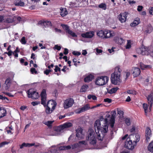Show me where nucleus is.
I'll return each mask as SVG.
<instances>
[{"label":"nucleus","mask_w":153,"mask_h":153,"mask_svg":"<svg viewBox=\"0 0 153 153\" xmlns=\"http://www.w3.org/2000/svg\"><path fill=\"white\" fill-rule=\"evenodd\" d=\"M56 105L54 101L53 100L48 101L46 105V112L47 114L51 113L55 109Z\"/></svg>","instance_id":"nucleus-7"},{"label":"nucleus","mask_w":153,"mask_h":153,"mask_svg":"<svg viewBox=\"0 0 153 153\" xmlns=\"http://www.w3.org/2000/svg\"><path fill=\"white\" fill-rule=\"evenodd\" d=\"M126 124L128 126L131 124L130 120L129 118H126L125 120Z\"/></svg>","instance_id":"nucleus-44"},{"label":"nucleus","mask_w":153,"mask_h":153,"mask_svg":"<svg viewBox=\"0 0 153 153\" xmlns=\"http://www.w3.org/2000/svg\"><path fill=\"white\" fill-rule=\"evenodd\" d=\"M98 7L99 8H101L104 10H106V5L105 4L101 3L99 5Z\"/></svg>","instance_id":"nucleus-38"},{"label":"nucleus","mask_w":153,"mask_h":153,"mask_svg":"<svg viewBox=\"0 0 153 153\" xmlns=\"http://www.w3.org/2000/svg\"><path fill=\"white\" fill-rule=\"evenodd\" d=\"M140 67L142 70H144L145 68H150L151 67L150 65H145L143 63L141 62L140 63Z\"/></svg>","instance_id":"nucleus-28"},{"label":"nucleus","mask_w":153,"mask_h":153,"mask_svg":"<svg viewBox=\"0 0 153 153\" xmlns=\"http://www.w3.org/2000/svg\"><path fill=\"white\" fill-rule=\"evenodd\" d=\"M148 149L150 152H153V142L150 143L148 146Z\"/></svg>","instance_id":"nucleus-33"},{"label":"nucleus","mask_w":153,"mask_h":153,"mask_svg":"<svg viewBox=\"0 0 153 153\" xmlns=\"http://www.w3.org/2000/svg\"><path fill=\"white\" fill-rule=\"evenodd\" d=\"M106 133V132H100L99 133H97V135L98 140L100 141H102L103 137H104L105 134Z\"/></svg>","instance_id":"nucleus-21"},{"label":"nucleus","mask_w":153,"mask_h":153,"mask_svg":"<svg viewBox=\"0 0 153 153\" xmlns=\"http://www.w3.org/2000/svg\"><path fill=\"white\" fill-rule=\"evenodd\" d=\"M140 20L139 18H137L134 20L133 23H131V26L134 27L139 24L140 23Z\"/></svg>","instance_id":"nucleus-29"},{"label":"nucleus","mask_w":153,"mask_h":153,"mask_svg":"<svg viewBox=\"0 0 153 153\" xmlns=\"http://www.w3.org/2000/svg\"><path fill=\"white\" fill-rule=\"evenodd\" d=\"M88 99H91L92 98L94 100H96L97 99V97L94 95L89 94L88 96Z\"/></svg>","instance_id":"nucleus-40"},{"label":"nucleus","mask_w":153,"mask_h":153,"mask_svg":"<svg viewBox=\"0 0 153 153\" xmlns=\"http://www.w3.org/2000/svg\"><path fill=\"white\" fill-rule=\"evenodd\" d=\"M72 126V124L71 123H66L64 124L63 125H61L60 130H63L65 128H68L71 127Z\"/></svg>","instance_id":"nucleus-17"},{"label":"nucleus","mask_w":153,"mask_h":153,"mask_svg":"<svg viewBox=\"0 0 153 153\" xmlns=\"http://www.w3.org/2000/svg\"><path fill=\"white\" fill-rule=\"evenodd\" d=\"M0 99H1L2 100H4L6 99L7 101H9V100L8 98L5 97H3L2 95L0 94Z\"/></svg>","instance_id":"nucleus-59"},{"label":"nucleus","mask_w":153,"mask_h":153,"mask_svg":"<svg viewBox=\"0 0 153 153\" xmlns=\"http://www.w3.org/2000/svg\"><path fill=\"white\" fill-rule=\"evenodd\" d=\"M72 53L73 55H77L79 56L81 55V53L79 52H76L75 51H74L72 52Z\"/></svg>","instance_id":"nucleus-60"},{"label":"nucleus","mask_w":153,"mask_h":153,"mask_svg":"<svg viewBox=\"0 0 153 153\" xmlns=\"http://www.w3.org/2000/svg\"><path fill=\"white\" fill-rule=\"evenodd\" d=\"M86 138L90 144L94 146L96 145L97 143V138L94 130L93 129L89 128L88 129Z\"/></svg>","instance_id":"nucleus-4"},{"label":"nucleus","mask_w":153,"mask_h":153,"mask_svg":"<svg viewBox=\"0 0 153 153\" xmlns=\"http://www.w3.org/2000/svg\"><path fill=\"white\" fill-rule=\"evenodd\" d=\"M54 49H57L58 51H59L61 49V47L60 46H59L57 45H56L53 47Z\"/></svg>","instance_id":"nucleus-57"},{"label":"nucleus","mask_w":153,"mask_h":153,"mask_svg":"<svg viewBox=\"0 0 153 153\" xmlns=\"http://www.w3.org/2000/svg\"><path fill=\"white\" fill-rule=\"evenodd\" d=\"M56 146H52L51 147V148L50 149L51 151L50 152H51V153H56L57 149H55L54 148H53L54 147H55Z\"/></svg>","instance_id":"nucleus-45"},{"label":"nucleus","mask_w":153,"mask_h":153,"mask_svg":"<svg viewBox=\"0 0 153 153\" xmlns=\"http://www.w3.org/2000/svg\"><path fill=\"white\" fill-rule=\"evenodd\" d=\"M127 92L128 94H131L133 95H135L136 94V92L134 90H128L127 91Z\"/></svg>","instance_id":"nucleus-42"},{"label":"nucleus","mask_w":153,"mask_h":153,"mask_svg":"<svg viewBox=\"0 0 153 153\" xmlns=\"http://www.w3.org/2000/svg\"><path fill=\"white\" fill-rule=\"evenodd\" d=\"M76 137L78 139H81L82 137V133H76Z\"/></svg>","instance_id":"nucleus-52"},{"label":"nucleus","mask_w":153,"mask_h":153,"mask_svg":"<svg viewBox=\"0 0 153 153\" xmlns=\"http://www.w3.org/2000/svg\"><path fill=\"white\" fill-rule=\"evenodd\" d=\"M104 125L99 120L95 121L94 124L95 131L97 134L99 132H107L108 131V120L105 119L103 121Z\"/></svg>","instance_id":"nucleus-2"},{"label":"nucleus","mask_w":153,"mask_h":153,"mask_svg":"<svg viewBox=\"0 0 153 153\" xmlns=\"http://www.w3.org/2000/svg\"><path fill=\"white\" fill-rule=\"evenodd\" d=\"M129 40L127 41V43L126 46V49H129L131 47L130 43L129 42Z\"/></svg>","instance_id":"nucleus-56"},{"label":"nucleus","mask_w":153,"mask_h":153,"mask_svg":"<svg viewBox=\"0 0 153 153\" xmlns=\"http://www.w3.org/2000/svg\"><path fill=\"white\" fill-rule=\"evenodd\" d=\"M104 101L109 103L111 102L112 100L110 99L107 98L104 99Z\"/></svg>","instance_id":"nucleus-61"},{"label":"nucleus","mask_w":153,"mask_h":153,"mask_svg":"<svg viewBox=\"0 0 153 153\" xmlns=\"http://www.w3.org/2000/svg\"><path fill=\"white\" fill-rule=\"evenodd\" d=\"M129 14V13L126 12L120 13L119 15H118L117 18L119 20L121 23L125 22L126 20L127 17L128 15Z\"/></svg>","instance_id":"nucleus-10"},{"label":"nucleus","mask_w":153,"mask_h":153,"mask_svg":"<svg viewBox=\"0 0 153 153\" xmlns=\"http://www.w3.org/2000/svg\"><path fill=\"white\" fill-rule=\"evenodd\" d=\"M143 108L144 109L145 113L146 114L147 113V110L148 108V105L146 103H143Z\"/></svg>","instance_id":"nucleus-43"},{"label":"nucleus","mask_w":153,"mask_h":153,"mask_svg":"<svg viewBox=\"0 0 153 153\" xmlns=\"http://www.w3.org/2000/svg\"><path fill=\"white\" fill-rule=\"evenodd\" d=\"M141 48H138L136 49V52L137 53L140 54H141L142 55V51H141Z\"/></svg>","instance_id":"nucleus-55"},{"label":"nucleus","mask_w":153,"mask_h":153,"mask_svg":"<svg viewBox=\"0 0 153 153\" xmlns=\"http://www.w3.org/2000/svg\"><path fill=\"white\" fill-rule=\"evenodd\" d=\"M118 89V88L117 87L113 88L109 91H108V93L110 94L115 93Z\"/></svg>","instance_id":"nucleus-32"},{"label":"nucleus","mask_w":153,"mask_h":153,"mask_svg":"<svg viewBox=\"0 0 153 153\" xmlns=\"http://www.w3.org/2000/svg\"><path fill=\"white\" fill-rule=\"evenodd\" d=\"M153 30V28L152 26H149L147 27V29L146 30L145 32L146 33H151Z\"/></svg>","instance_id":"nucleus-37"},{"label":"nucleus","mask_w":153,"mask_h":153,"mask_svg":"<svg viewBox=\"0 0 153 153\" xmlns=\"http://www.w3.org/2000/svg\"><path fill=\"white\" fill-rule=\"evenodd\" d=\"M60 10H61L60 15L63 17L65 16L68 13V12L66 8H61Z\"/></svg>","instance_id":"nucleus-24"},{"label":"nucleus","mask_w":153,"mask_h":153,"mask_svg":"<svg viewBox=\"0 0 153 153\" xmlns=\"http://www.w3.org/2000/svg\"><path fill=\"white\" fill-rule=\"evenodd\" d=\"M40 96L41 97V104L44 107H45L46 106V94L45 89H43L42 90Z\"/></svg>","instance_id":"nucleus-12"},{"label":"nucleus","mask_w":153,"mask_h":153,"mask_svg":"<svg viewBox=\"0 0 153 153\" xmlns=\"http://www.w3.org/2000/svg\"><path fill=\"white\" fill-rule=\"evenodd\" d=\"M121 71L119 67H116L115 71L111 74V82L114 85H119L121 82L120 79V71Z\"/></svg>","instance_id":"nucleus-3"},{"label":"nucleus","mask_w":153,"mask_h":153,"mask_svg":"<svg viewBox=\"0 0 153 153\" xmlns=\"http://www.w3.org/2000/svg\"><path fill=\"white\" fill-rule=\"evenodd\" d=\"M55 68L54 69V70L55 71V72H56L58 71H59V72L60 71H61V69L60 68H59L58 65H55Z\"/></svg>","instance_id":"nucleus-54"},{"label":"nucleus","mask_w":153,"mask_h":153,"mask_svg":"<svg viewBox=\"0 0 153 153\" xmlns=\"http://www.w3.org/2000/svg\"><path fill=\"white\" fill-rule=\"evenodd\" d=\"M11 83V80L10 78H8L6 79L5 82V84L7 85L6 87V89H7L9 88Z\"/></svg>","instance_id":"nucleus-25"},{"label":"nucleus","mask_w":153,"mask_h":153,"mask_svg":"<svg viewBox=\"0 0 153 153\" xmlns=\"http://www.w3.org/2000/svg\"><path fill=\"white\" fill-rule=\"evenodd\" d=\"M143 7L142 6L139 5L137 7V10L138 11L140 12L142 10Z\"/></svg>","instance_id":"nucleus-63"},{"label":"nucleus","mask_w":153,"mask_h":153,"mask_svg":"<svg viewBox=\"0 0 153 153\" xmlns=\"http://www.w3.org/2000/svg\"><path fill=\"white\" fill-rule=\"evenodd\" d=\"M0 112L2 114V115L0 116V119L6 115V111L5 109H3V110H1V111H0Z\"/></svg>","instance_id":"nucleus-46"},{"label":"nucleus","mask_w":153,"mask_h":153,"mask_svg":"<svg viewBox=\"0 0 153 153\" xmlns=\"http://www.w3.org/2000/svg\"><path fill=\"white\" fill-rule=\"evenodd\" d=\"M61 26L64 29L66 30V32L67 33L69 31V30H70L69 29V27L67 25L64 24L62 25Z\"/></svg>","instance_id":"nucleus-36"},{"label":"nucleus","mask_w":153,"mask_h":153,"mask_svg":"<svg viewBox=\"0 0 153 153\" xmlns=\"http://www.w3.org/2000/svg\"><path fill=\"white\" fill-rule=\"evenodd\" d=\"M149 10V14L151 15H153V7H150Z\"/></svg>","instance_id":"nucleus-53"},{"label":"nucleus","mask_w":153,"mask_h":153,"mask_svg":"<svg viewBox=\"0 0 153 153\" xmlns=\"http://www.w3.org/2000/svg\"><path fill=\"white\" fill-rule=\"evenodd\" d=\"M71 149V145L61 146L59 147V150H69Z\"/></svg>","instance_id":"nucleus-27"},{"label":"nucleus","mask_w":153,"mask_h":153,"mask_svg":"<svg viewBox=\"0 0 153 153\" xmlns=\"http://www.w3.org/2000/svg\"><path fill=\"white\" fill-rule=\"evenodd\" d=\"M67 33L73 37H77V35L71 30H69Z\"/></svg>","instance_id":"nucleus-39"},{"label":"nucleus","mask_w":153,"mask_h":153,"mask_svg":"<svg viewBox=\"0 0 153 153\" xmlns=\"http://www.w3.org/2000/svg\"><path fill=\"white\" fill-rule=\"evenodd\" d=\"M140 140V136L138 134H133L130 135L125 142V147L129 150H132Z\"/></svg>","instance_id":"nucleus-1"},{"label":"nucleus","mask_w":153,"mask_h":153,"mask_svg":"<svg viewBox=\"0 0 153 153\" xmlns=\"http://www.w3.org/2000/svg\"><path fill=\"white\" fill-rule=\"evenodd\" d=\"M105 119H104L103 118V116H102L100 117V120H99V121H101V123H102V124H103L104 125V122L103 121H104V120H105Z\"/></svg>","instance_id":"nucleus-64"},{"label":"nucleus","mask_w":153,"mask_h":153,"mask_svg":"<svg viewBox=\"0 0 153 153\" xmlns=\"http://www.w3.org/2000/svg\"><path fill=\"white\" fill-rule=\"evenodd\" d=\"M82 129L81 128H78L76 130V133H82Z\"/></svg>","instance_id":"nucleus-51"},{"label":"nucleus","mask_w":153,"mask_h":153,"mask_svg":"<svg viewBox=\"0 0 153 153\" xmlns=\"http://www.w3.org/2000/svg\"><path fill=\"white\" fill-rule=\"evenodd\" d=\"M20 42H21L22 44H26L27 42L25 40V37L24 36L23 37L22 39H21Z\"/></svg>","instance_id":"nucleus-48"},{"label":"nucleus","mask_w":153,"mask_h":153,"mask_svg":"<svg viewBox=\"0 0 153 153\" xmlns=\"http://www.w3.org/2000/svg\"><path fill=\"white\" fill-rule=\"evenodd\" d=\"M147 100L149 105V109L151 111L153 103V93H151L147 97Z\"/></svg>","instance_id":"nucleus-13"},{"label":"nucleus","mask_w":153,"mask_h":153,"mask_svg":"<svg viewBox=\"0 0 153 153\" xmlns=\"http://www.w3.org/2000/svg\"><path fill=\"white\" fill-rule=\"evenodd\" d=\"M90 108V107L89 106L88 104H86L82 108H79L78 109L77 113L79 114L87 110H88Z\"/></svg>","instance_id":"nucleus-15"},{"label":"nucleus","mask_w":153,"mask_h":153,"mask_svg":"<svg viewBox=\"0 0 153 153\" xmlns=\"http://www.w3.org/2000/svg\"><path fill=\"white\" fill-rule=\"evenodd\" d=\"M40 103V102H31V104L33 106H35L36 105H38V104Z\"/></svg>","instance_id":"nucleus-58"},{"label":"nucleus","mask_w":153,"mask_h":153,"mask_svg":"<svg viewBox=\"0 0 153 153\" xmlns=\"http://www.w3.org/2000/svg\"><path fill=\"white\" fill-rule=\"evenodd\" d=\"M109 80L108 77L107 76L98 77L96 79L95 84L100 86H102L107 83Z\"/></svg>","instance_id":"nucleus-6"},{"label":"nucleus","mask_w":153,"mask_h":153,"mask_svg":"<svg viewBox=\"0 0 153 153\" xmlns=\"http://www.w3.org/2000/svg\"><path fill=\"white\" fill-rule=\"evenodd\" d=\"M28 94V97L29 98H31L32 99H36L39 97L38 93L34 90L33 89L28 90L27 92Z\"/></svg>","instance_id":"nucleus-9"},{"label":"nucleus","mask_w":153,"mask_h":153,"mask_svg":"<svg viewBox=\"0 0 153 153\" xmlns=\"http://www.w3.org/2000/svg\"><path fill=\"white\" fill-rule=\"evenodd\" d=\"M113 36H114V35L112 34L110 30H105L104 38H107Z\"/></svg>","instance_id":"nucleus-20"},{"label":"nucleus","mask_w":153,"mask_h":153,"mask_svg":"<svg viewBox=\"0 0 153 153\" xmlns=\"http://www.w3.org/2000/svg\"><path fill=\"white\" fill-rule=\"evenodd\" d=\"M87 140H83V141H79V142L78 143L79 144V145L81 144L86 145L87 144Z\"/></svg>","instance_id":"nucleus-49"},{"label":"nucleus","mask_w":153,"mask_h":153,"mask_svg":"<svg viewBox=\"0 0 153 153\" xmlns=\"http://www.w3.org/2000/svg\"><path fill=\"white\" fill-rule=\"evenodd\" d=\"M53 122L51 121H48L46 122H44L43 123L45 125H47L48 126H50L52 124Z\"/></svg>","instance_id":"nucleus-47"},{"label":"nucleus","mask_w":153,"mask_h":153,"mask_svg":"<svg viewBox=\"0 0 153 153\" xmlns=\"http://www.w3.org/2000/svg\"><path fill=\"white\" fill-rule=\"evenodd\" d=\"M71 149H74L76 148H77L79 146V143H74L73 145H71Z\"/></svg>","instance_id":"nucleus-41"},{"label":"nucleus","mask_w":153,"mask_h":153,"mask_svg":"<svg viewBox=\"0 0 153 153\" xmlns=\"http://www.w3.org/2000/svg\"><path fill=\"white\" fill-rule=\"evenodd\" d=\"M30 72L32 74H33L34 73L35 74H37V71L36 70V69L34 68H32L30 69Z\"/></svg>","instance_id":"nucleus-50"},{"label":"nucleus","mask_w":153,"mask_h":153,"mask_svg":"<svg viewBox=\"0 0 153 153\" xmlns=\"http://www.w3.org/2000/svg\"><path fill=\"white\" fill-rule=\"evenodd\" d=\"M117 114L119 115V117L122 118L123 117L124 112L123 111L118 109H117Z\"/></svg>","instance_id":"nucleus-34"},{"label":"nucleus","mask_w":153,"mask_h":153,"mask_svg":"<svg viewBox=\"0 0 153 153\" xmlns=\"http://www.w3.org/2000/svg\"><path fill=\"white\" fill-rule=\"evenodd\" d=\"M114 41L120 45L122 44L124 41V40L122 38H119L118 37H115L114 39Z\"/></svg>","instance_id":"nucleus-19"},{"label":"nucleus","mask_w":153,"mask_h":153,"mask_svg":"<svg viewBox=\"0 0 153 153\" xmlns=\"http://www.w3.org/2000/svg\"><path fill=\"white\" fill-rule=\"evenodd\" d=\"M146 137L147 140H149L150 137L151 135V131L149 127H147L146 128Z\"/></svg>","instance_id":"nucleus-18"},{"label":"nucleus","mask_w":153,"mask_h":153,"mask_svg":"<svg viewBox=\"0 0 153 153\" xmlns=\"http://www.w3.org/2000/svg\"><path fill=\"white\" fill-rule=\"evenodd\" d=\"M5 53H6L7 54L8 56H10L12 55V53L13 54H14V53L12 52L11 51H9L8 52H6Z\"/></svg>","instance_id":"nucleus-62"},{"label":"nucleus","mask_w":153,"mask_h":153,"mask_svg":"<svg viewBox=\"0 0 153 153\" xmlns=\"http://www.w3.org/2000/svg\"><path fill=\"white\" fill-rule=\"evenodd\" d=\"M42 23L44 25H46L48 27L51 26H52L51 22L49 21H46L43 22H42Z\"/></svg>","instance_id":"nucleus-35"},{"label":"nucleus","mask_w":153,"mask_h":153,"mask_svg":"<svg viewBox=\"0 0 153 153\" xmlns=\"http://www.w3.org/2000/svg\"><path fill=\"white\" fill-rule=\"evenodd\" d=\"M88 88V85H85L82 86L80 90V92H85Z\"/></svg>","instance_id":"nucleus-31"},{"label":"nucleus","mask_w":153,"mask_h":153,"mask_svg":"<svg viewBox=\"0 0 153 153\" xmlns=\"http://www.w3.org/2000/svg\"><path fill=\"white\" fill-rule=\"evenodd\" d=\"M132 74L134 77H136L139 76L140 73V71L138 68H133L131 70Z\"/></svg>","instance_id":"nucleus-14"},{"label":"nucleus","mask_w":153,"mask_h":153,"mask_svg":"<svg viewBox=\"0 0 153 153\" xmlns=\"http://www.w3.org/2000/svg\"><path fill=\"white\" fill-rule=\"evenodd\" d=\"M97 35L98 36L100 37L104 38L105 36V30L103 31L101 30L98 31L97 33Z\"/></svg>","instance_id":"nucleus-30"},{"label":"nucleus","mask_w":153,"mask_h":153,"mask_svg":"<svg viewBox=\"0 0 153 153\" xmlns=\"http://www.w3.org/2000/svg\"><path fill=\"white\" fill-rule=\"evenodd\" d=\"M111 116L110 120V124L111 129H110V134L111 137H109V139H112V137L113 136L114 132L115 131L114 127V124L115 123V117L116 114L115 111H113L111 112Z\"/></svg>","instance_id":"nucleus-5"},{"label":"nucleus","mask_w":153,"mask_h":153,"mask_svg":"<svg viewBox=\"0 0 153 153\" xmlns=\"http://www.w3.org/2000/svg\"><path fill=\"white\" fill-rule=\"evenodd\" d=\"M14 4L15 5L18 6L23 7L25 5L24 3L21 0H17Z\"/></svg>","instance_id":"nucleus-26"},{"label":"nucleus","mask_w":153,"mask_h":153,"mask_svg":"<svg viewBox=\"0 0 153 153\" xmlns=\"http://www.w3.org/2000/svg\"><path fill=\"white\" fill-rule=\"evenodd\" d=\"M74 100L71 98H68L65 100L64 102V107L65 109L71 107L74 103Z\"/></svg>","instance_id":"nucleus-11"},{"label":"nucleus","mask_w":153,"mask_h":153,"mask_svg":"<svg viewBox=\"0 0 153 153\" xmlns=\"http://www.w3.org/2000/svg\"><path fill=\"white\" fill-rule=\"evenodd\" d=\"M93 32H87L85 33H83L81 34L82 37L87 38H90L93 37L94 35Z\"/></svg>","instance_id":"nucleus-16"},{"label":"nucleus","mask_w":153,"mask_h":153,"mask_svg":"<svg viewBox=\"0 0 153 153\" xmlns=\"http://www.w3.org/2000/svg\"><path fill=\"white\" fill-rule=\"evenodd\" d=\"M142 55H149L153 57V47H151L149 49L146 47L143 46L142 47Z\"/></svg>","instance_id":"nucleus-8"},{"label":"nucleus","mask_w":153,"mask_h":153,"mask_svg":"<svg viewBox=\"0 0 153 153\" xmlns=\"http://www.w3.org/2000/svg\"><path fill=\"white\" fill-rule=\"evenodd\" d=\"M35 145L34 143H23L21 145H20V148L22 149L24 147H30Z\"/></svg>","instance_id":"nucleus-22"},{"label":"nucleus","mask_w":153,"mask_h":153,"mask_svg":"<svg viewBox=\"0 0 153 153\" xmlns=\"http://www.w3.org/2000/svg\"><path fill=\"white\" fill-rule=\"evenodd\" d=\"M94 78V76L91 74H90L87 76L84 79V81L85 82H89L91 81Z\"/></svg>","instance_id":"nucleus-23"}]
</instances>
